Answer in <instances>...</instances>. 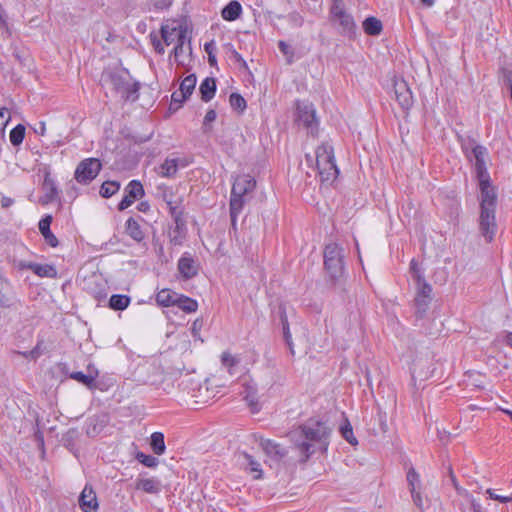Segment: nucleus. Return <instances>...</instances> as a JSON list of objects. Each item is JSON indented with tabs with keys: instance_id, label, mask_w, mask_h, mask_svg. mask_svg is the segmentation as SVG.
<instances>
[{
	"instance_id": "obj_1",
	"label": "nucleus",
	"mask_w": 512,
	"mask_h": 512,
	"mask_svg": "<svg viewBox=\"0 0 512 512\" xmlns=\"http://www.w3.org/2000/svg\"><path fill=\"white\" fill-rule=\"evenodd\" d=\"M329 432L320 421H309L291 431L288 436L293 443V458L300 463H306L317 450H326Z\"/></svg>"
},
{
	"instance_id": "obj_2",
	"label": "nucleus",
	"mask_w": 512,
	"mask_h": 512,
	"mask_svg": "<svg viewBox=\"0 0 512 512\" xmlns=\"http://www.w3.org/2000/svg\"><path fill=\"white\" fill-rule=\"evenodd\" d=\"M129 71L122 69H105L100 78L102 85H111L115 92L121 94L125 100L136 101L140 83L138 81L130 82Z\"/></svg>"
},
{
	"instance_id": "obj_3",
	"label": "nucleus",
	"mask_w": 512,
	"mask_h": 512,
	"mask_svg": "<svg viewBox=\"0 0 512 512\" xmlns=\"http://www.w3.org/2000/svg\"><path fill=\"white\" fill-rule=\"evenodd\" d=\"M480 213L478 219L479 231L487 243H491L497 233L496 209L498 196L479 198Z\"/></svg>"
},
{
	"instance_id": "obj_4",
	"label": "nucleus",
	"mask_w": 512,
	"mask_h": 512,
	"mask_svg": "<svg viewBox=\"0 0 512 512\" xmlns=\"http://www.w3.org/2000/svg\"><path fill=\"white\" fill-rule=\"evenodd\" d=\"M255 186V179L249 175H241L235 179L230 196V218L234 228L236 227L238 214L242 211L246 201L245 196L253 191Z\"/></svg>"
},
{
	"instance_id": "obj_5",
	"label": "nucleus",
	"mask_w": 512,
	"mask_h": 512,
	"mask_svg": "<svg viewBox=\"0 0 512 512\" xmlns=\"http://www.w3.org/2000/svg\"><path fill=\"white\" fill-rule=\"evenodd\" d=\"M316 167L322 182L333 181L339 171L334 161L333 147L323 143L316 149Z\"/></svg>"
},
{
	"instance_id": "obj_6",
	"label": "nucleus",
	"mask_w": 512,
	"mask_h": 512,
	"mask_svg": "<svg viewBox=\"0 0 512 512\" xmlns=\"http://www.w3.org/2000/svg\"><path fill=\"white\" fill-rule=\"evenodd\" d=\"M329 20L338 33L352 38V15L348 12L344 0H332Z\"/></svg>"
},
{
	"instance_id": "obj_7",
	"label": "nucleus",
	"mask_w": 512,
	"mask_h": 512,
	"mask_svg": "<svg viewBox=\"0 0 512 512\" xmlns=\"http://www.w3.org/2000/svg\"><path fill=\"white\" fill-rule=\"evenodd\" d=\"M102 170V163L98 158H86L77 165L74 178L81 185L90 184Z\"/></svg>"
},
{
	"instance_id": "obj_8",
	"label": "nucleus",
	"mask_w": 512,
	"mask_h": 512,
	"mask_svg": "<svg viewBox=\"0 0 512 512\" xmlns=\"http://www.w3.org/2000/svg\"><path fill=\"white\" fill-rule=\"evenodd\" d=\"M296 121L307 129H310L311 133L314 134V130H317L318 126L314 105L309 102H298Z\"/></svg>"
},
{
	"instance_id": "obj_9",
	"label": "nucleus",
	"mask_w": 512,
	"mask_h": 512,
	"mask_svg": "<svg viewBox=\"0 0 512 512\" xmlns=\"http://www.w3.org/2000/svg\"><path fill=\"white\" fill-rule=\"evenodd\" d=\"M395 98L403 111H409L414 103L412 92L404 79H393Z\"/></svg>"
},
{
	"instance_id": "obj_10",
	"label": "nucleus",
	"mask_w": 512,
	"mask_h": 512,
	"mask_svg": "<svg viewBox=\"0 0 512 512\" xmlns=\"http://www.w3.org/2000/svg\"><path fill=\"white\" fill-rule=\"evenodd\" d=\"M416 285L417 293L414 302L416 307V314L421 318L425 315L431 302L432 287L427 281L416 283Z\"/></svg>"
},
{
	"instance_id": "obj_11",
	"label": "nucleus",
	"mask_w": 512,
	"mask_h": 512,
	"mask_svg": "<svg viewBox=\"0 0 512 512\" xmlns=\"http://www.w3.org/2000/svg\"><path fill=\"white\" fill-rule=\"evenodd\" d=\"M145 194L143 185L138 180H132L125 188V195L118 203V210L123 211L130 207L136 199L143 197Z\"/></svg>"
},
{
	"instance_id": "obj_12",
	"label": "nucleus",
	"mask_w": 512,
	"mask_h": 512,
	"mask_svg": "<svg viewBox=\"0 0 512 512\" xmlns=\"http://www.w3.org/2000/svg\"><path fill=\"white\" fill-rule=\"evenodd\" d=\"M177 268L182 278L189 280L198 275L199 265L190 253L185 252L178 260Z\"/></svg>"
},
{
	"instance_id": "obj_13",
	"label": "nucleus",
	"mask_w": 512,
	"mask_h": 512,
	"mask_svg": "<svg viewBox=\"0 0 512 512\" xmlns=\"http://www.w3.org/2000/svg\"><path fill=\"white\" fill-rule=\"evenodd\" d=\"M79 507L83 512H97L99 504L96 492L91 485L86 484L79 496Z\"/></svg>"
},
{
	"instance_id": "obj_14",
	"label": "nucleus",
	"mask_w": 512,
	"mask_h": 512,
	"mask_svg": "<svg viewBox=\"0 0 512 512\" xmlns=\"http://www.w3.org/2000/svg\"><path fill=\"white\" fill-rule=\"evenodd\" d=\"M476 175L479 180L480 194L479 198H485V196H498L496 189L492 186L487 167L481 166V168L475 167Z\"/></svg>"
},
{
	"instance_id": "obj_15",
	"label": "nucleus",
	"mask_w": 512,
	"mask_h": 512,
	"mask_svg": "<svg viewBox=\"0 0 512 512\" xmlns=\"http://www.w3.org/2000/svg\"><path fill=\"white\" fill-rule=\"evenodd\" d=\"M260 446L269 458L277 462L288 455V451L281 444L270 439H261Z\"/></svg>"
},
{
	"instance_id": "obj_16",
	"label": "nucleus",
	"mask_w": 512,
	"mask_h": 512,
	"mask_svg": "<svg viewBox=\"0 0 512 512\" xmlns=\"http://www.w3.org/2000/svg\"><path fill=\"white\" fill-rule=\"evenodd\" d=\"M19 268L31 270L39 277L55 278L57 276V270L55 266L50 264L21 261L19 263Z\"/></svg>"
},
{
	"instance_id": "obj_17",
	"label": "nucleus",
	"mask_w": 512,
	"mask_h": 512,
	"mask_svg": "<svg viewBox=\"0 0 512 512\" xmlns=\"http://www.w3.org/2000/svg\"><path fill=\"white\" fill-rule=\"evenodd\" d=\"M42 189L44 191V196L42 198L43 204L52 203L56 200H60L59 198V190L54 179L51 177L49 171H46L44 174V181L42 184Z\"/></svg>"
},
{
	"instance_id": "obj_18",
	"label": "nucleus",
	"mask_w": 512,
	"mask_h": 512,
	"mask_svg": "<svg viewBox=\"0 0 512 512\" xmlns=\"http://www.w3.org/2000/svg\"><path fill=\"white\" fill-rule=\"evenodd\" d=\"M52 216L51 215H45L40 221H39V224H38V227H39V230H40V233L42 234V236L44 237V240L45 242L50 246V247H57L58 244H59V241L57 239V237L52 233L51 229H50V226H51V223H52Z\"/></svg>"
},
{
	"instance_id": "obj_19",
	"label": "nucleus",
	"mask_w": 512,
	"mask_h": 512,
	"mask_svg": "<svg viewBox=\"0 0 512 512\" xmlns=\"http://www.w3.org/2000/svg\"><path fill=\"white\" fill-rule=\"evenodd\" d=\"M185 166L186 164L182 162L179 158H167L158 168V175L165 178L174 177L178 171L179 164Z\"/></svg>"
},
{
	"instance_id": "obj_20",
	"label": "nucleus",
	"mask_w": 512,
	"mask_h": 512,
	"mask_svg": "<svg viewBox=\"0 0 512 512\" xmlns=\"http://www.w3.org/2000/svg\"><path fill=\"white\" fill-rule=\"evenodd\" d=\"M135 488L145 493L158 494L161 491V482L156 478H142L136 481Z\"/></svg>"
},
{
	"instance_id": "obj_21",
	"label": "nucleus",
	"mask_w": 512,
	"mask_h": 512,
	"mask_svg": "<svg viewBox=\"0 0 512 512\" xmlns=\"http://www.w3.org/2000/svg\"><path fill=\"white\" fill-rule=\"evenodd\" d=\"M199 92L201 95V100L204 102H209L216 93V80L213 77L205 78L199 87Z\"/></svg>"
},
{
	"instance_id": "obj_22",
	"label": "nucleus",
	"mask_w": 512,
	"mask_h": 512,
	"mask_svg": "<svg viewBox=\"0 0 512 512\" xmlns=\"http://www.w3.org/2000/svg\"><path fill=\"white\" fill-rule=\"evenodd\" d=\"M187 234V226L184 223L175 224L173 228L169 229L168 237L170 244L180 246L183 244Z\"/></svg>"
},
{
	"instance_id": "obj_23",
	"label": "nucleus",
	"mask_w": 512,
	"mask_h": 512,
	"mask_svg": "<svg viewBox=\"0 0 512 512\" xmlns=\"http://www.w3.org/2000/svg\"><path fill=\"white\" fill-rule=\"evenodd\" d=\"M252 413L260 411L261 407L257 398V391L252 385H246L241 392Z\"/></svg>"
},
{
	"instance_id": "obj_24",
	"label": "nucleus",
	"mask_w": 512,
	"mask_h": 512,
	"mask_svg": "<svg viewBox=\"0 0 512 512\" xmlns=\"http://www.w3.org/2000/svg\"><path fill=\"white\" fill-rule=\"evenodd\" d=\"M241 13L242 6L236 0L230 1L221 11V15L226 21H235L240 17Z\"/></svg>"
},
{
	"instance_id": "obj_25",
	"label": "nucleus",
	"mask_w": 512,
	"mask_h": 512,
	"mask_svg": "<svg viewBox=\"0 0 512 512\" xmlns=\"http://www.w3.org/2000/svg\"><path fill=\"white\" fill-rule=\"evenodd\" d=\"M324 266L328 274L333 280L338 279L342 276L344 271L343 258H335L324 261Z\"/></svg>"
},
{
	"instance_id": "obj_26",
	"label": "nucleus",
	"mask_w": 512,
	"mask_h": 512,
	"mask_svg": "<svg viewBox=\"0 0 512 512\" xmlns=\"http://www.w3.org/2000/svg\"><path fill=\"white\" fill-rule=\"evenodd\" d=\"M126 233L136 242H141L145 238L144 232L142 231L139 223L130 217L125 223Z\"/></svg>"
},
{
	"instance_id": "obj_27",
	"label": "nucleus",
	"mask_w": 512,
	"mask_h": 512,
	"mask_svg": "<svg viewBox=\"0 0 512 512\" xmlns=\"http://www.w3.org/2000/svg\"><path fill=\"white\" fill-rule=\"evenodd\" d=\"M362 27H363L364 32L370 36L379 35L383 29L382 22L378 18L373 17V16L367 17L363 21Z\"/></svg>"
},
{
	"instance_id": "obj_28",
	"label": "nucleus",
	"mask_w": 512,
	"mask_h": 512,
	"mask_svg": "<svg viewBox=\"0 0 512 512\" xmlns=\"http://www.w3.org/2000/svg\"><path fill=\"white\" fill-rule=\"evenodd\" d=\"M174 306H177L186 313L196 312L198 309V303L195 299L182 294L177 295Z\"/></svg>"
},
{
	"instance_id": "obj_29",
	"label": "nucleus",
	"mask_w": 512,
	"mask_h": 512,
	"mask_svg": "<svg viewBox=\"0 0 512 512\" xmlns=\"http://www.w3.org/2000/svg\"><path fill=\"white\" fill-rule=\"evenodd\" d=\"M196 83L197 77L195 74H190L182 80L179 88V91L182 94V100H187L191 96L195 89Z\"/></svg>"
},
{
	"instance_id": "obj_30",
	"label": "nucleus",
	"mask_w": 512,
	"mask_h": 512,
	"mask_svg": "<svg viewBox=\"0 0 512 512\" xmlns=\"http://www.w3.org/2000/svg\"><path fill=\"white\" fill-rule=\"evenodd\" d=\"M178 293L171 289H162L156 295V301L160 306L169 307L174 306Z\"/></svg>"
},
{
	"instance_id": "obj_31",
	"label": "nucleus",
	"mask_w": 512,
	"mask_h": 512,
	"mask_svg": "<svg viewBox=\"0 0 512 512\" xmlns=\"http://www.w3.org/2000/svg\"><path fill=\"white\" fill-rule=\"evenodd\" d=\"M131 302V298L124 294H113L109 299V308L115 311L126 309Z\"/></svg>"
},
{
	"instance_id": "obj_32",
	"label": "nucleus",
	"mask_w": 512,
	"mask_h": 512,
	"mask_svg": "<svg viewBox=\"0 0 512 512\" xmlns=\"http://www.w3.org/2000/svg\"><path fill=\"white\" fill-rule=\"evenodd\" d=\"M168 210L175 224H186V219L184 217V207L182 206L181 199H177V201L173 202V204L168 205Z\"/></svg>"
},
{
	"instance_id": "obj_33",
	"label": "nucleus",
	"mask_w": 512,
	"mask_h": 512,
	"mask_svg": "<svg viewBox=\"0 0 512 512\" xmlns=\"http://www.w3.org/2000/svg\"><path fill=\"white\" fill-rule=\"evenodd\" d=\"M150 446L156 455H162L165 452L166 446L164 441V434L162 432H154L150 437Z\"/></svg>"
},
{
	"instance_id": "obj_34",
	"label": "nucleus",
	"mask_w": 512,
	"mask_h": 512,
	"mask_svg": "<svg viewBox=\"0 0 512 512\" xmlns=\"http://www.w3.org/2000/svg\"><path fill=\"white\" fill-rule=\"evenodd\" d=\"M240 455L244 459L246 468L249 469L251 472L257 473V475H255V478L256 479L262 478V470L260 468V466H261L260 463L257 460H255V458L252 455L248 454L247 452H242Z\"/></svg>"
},
{
	"instance_id": "obj_35",
	"label": "nucleus",
	"mask_w": 512,
	"mask_h": 512,
	"mask_svg": "<svg viewBox=\"0 0 512 512\" xmlns=\"http://www.w3.org/2000/svg\"><path fill=\"white\" fill-rule=\"evenodd\" d=\"M120 189L118 181H105L102 183L99 194L103 198H110L115 195Z\"/></svg>"
},
{
	"instance_id": "obj_36",
	"label": "nucleus",
	"mask_w": 512,
	"mask_h": 512,
	"mask_svg": "<svg viewBox=\"0 0 512 512\" xmlns=\"http://www.w3.org/2000/svg\"><path fill=\"white\" fill-rule=\"evenodd\" d=\"M95 377L96 376L84 374L81 371L70 374L71 379L78 381L89 389H94L96 387Z\"/></svg>"
},
{
	"instance_id": "obj_37",
	"label": "nucleus",
	"mask_w": 512,
	"mask_h": 512,
	"mask_svg": "<svg viewBox=\"0 0 512 512\" xmlns=\"http://www.w3.org/2000/svg\"><path fill=\"white\" fill-rule=\"evenodd\" d=\"M25 131L26 128L22 124L16 125L11 131H10V142L13 146H19L25 137Z\"/></svg>"
},
{
	"instance_id": "obj_38",
	"label": "nucleus",
	"mask_w": 512,
	"mask_h": 512,
	"mask_svg": "<svg viewBox=\"0 0 512 512\" xmlns=\"http://www.w3.org/2000/svg\"><path fill=\"white\" fill-rule=\"evenodd\" d=\"M229 103L232 109L239 113H243L247 107V103L244 97L236 92L230 94Z\"/></svg>"
},
{
	"instance_id": "obj_39",
	"label": "nucleus",
	"mask_w": 512,
	"mask_h": 512,
	"mask_svg": "<svg viewBox=\"0 0 512 512\" xmlns=\"http://www.w3.org/2000/svg\"><path fill=\"white\" fill-rule=\"evenodd\" d=\"M472 154L475 158V163H474V166L475 167H480L481 166H485L486 165V162H485V157L487 155V149L482 146V145H475L473 148H472Z\"/></svg>"
},
{
	"instance_id": "obj_40",
	"label": "nucleus",
	"mask_w": 512,
	"mask_h": 512,
	"mask_svg": "<svg viewBox=\"0 0 512 512\" xmlns=\"http://www.w3.org/2000/svg\"><path fill=\"white\" fill-rule=\"evenodd\" d=\"M409 270H410L412 279L415 281V283H420V282L426 281L423 269L420 267L418 261L415 258H413L411 260Z\"/></svg>"
},
{
	"instance_id": "obj_41",
	"label": "nucleus",
	"mask_w": 512,
	"mask_h": 512,
	"mask_svg": "<svg viewBox=\"0 0 512 512\" xmlns=\"http://www.w3.org/2000/svg\"><path fill=\"white\" fill-rule=\"evenodd\" d=\"M221 362L222 365L228 369V372L233 374L232 370L240 363V360L237 357L231 355L229 352H223L221 355Z\"/></svg>"
},
{
	"instance_id": "obj_42",
	"label": "nucleus",
	"mask_w": 512,
	"mask_h": 512,
	"mask_svg": "<svg viewBox=\"0 0 512 512\" xmlns=\"http://www.w3.org/2000/svg\"><path fill=\"white\" fill-rule=\"evenodd\" d=\"M7 286L8 281L0 276V308H8L11 305V299L6 292Z\"/></svg>"
},
{
	"instance_id": "obj_43",
	"label": "nucleus",
	"mask_w": 512,
	"mask_h": 512,
	"mask_svg": "<svg viewBox=\"0 0 512 512\" xmlns=\"http://www.w3.org/2000/svg\"><path fill=\"white\" fill-rule=\"evenodd\" d=\"M499 79L508 88H512V69L510 66H501L500 67Z\"/></svg>"
},
{
	"instance_id": "obj_44",
	"label": "nucleus",
	"mask_w": 512,
	"mask_h": 512,
	"mask_svg": "<svg viewBox=\"0 0 512 512\" xmlns=\"http://www.w3.org/2000/svg\"><path fill=\"white\" fill-rule=\"evenodd\" d=\"M78 436V430L76 428H70L65 434H63L62 441L66 447L72 449Z\"/></svg>"
},
{
	"instance_id": "obj_45",
	"label": "nucleus",
	"mask_w": 512,
	"mask_h": 512,
	"mask_svg": "<svg viewBox=\"0 0 512 512\" xmlns=\"http://www.w3.org/2000/svg\"><path fill=\"white\" fill-rule=\"evenodd\" d=\"M136 459L143 465L149 468H154L158 465V459L152 455H146L143 452L136 454Z\"/></svg>"
},
{
	"instance_id": "obj_46",
	"label": "nucleus",
	"mask_w": 512,
	"mask_h": 512,
	"mask_svg": "<svg viewBox=\"0 0 512 512\" xmlns=\"http://www.w3.org/2000/svg\"><path fill=\"white\" fill-rule=\"evenodd\" d=\"M337 258H343L341 249L336 244H329L324 250V261Z\"/></svg>"
},
{
	"instance_id": "obj_47",
	"label": "nucleus",
	"mask_w": 512,
	"mask_h": 512,
	"mask_svg": "<svg viewBox=\"0 0 512 512\" xmlns=\"http://www.w3.org/2000/svg\"><path fill=\"white\" fill-rule=\"evenodd\" d=\"M205 52L208 55V63L211 67H215L217 65V59H216V46L214 41L207 42L204 45Z\"/></svg>"
},
{
	"instance_id": "obj_48",
	"label": "nucleus",
	"mask_w": 512,
	"mask_h": 512,
	"mask_svg": "<svg viewBox=\"0 0 512 512\" xmlns=\"http://www.w3.org/2000/svg\"><path fill=\"white\" fill-rule=\"evenodd\" d=\"M463 499H464L465 503L469 505V509L472 512H484L480 502L478 500H476L474 498V496L472 494H470L469 492H465V496L463 497Z\"/></svg>"
},
{
	"instance_id": "obj_49",
	"label": "nucleus",
	"mask_w": 512,
	"mask_h": 512,
	"mask_svg": "<svg viewBox=\"0 0 512 512\" xmlns=\"http://www.w3.org/2000/svg\"><path fill=\"white\" fill-rule=\"evenodd\" d=\"M407 482L410 490L417 489L420 486V476L413 467L407 472Z\"/></svg>"
},
{
	"instance_id": "obj_50",
	"label": "nucleus",
	"mask_w": 512,
	"mask_h": 512,
	"mask_svg": "<svg viewBox=\"0 0 512 512\" xmlns=\"http://www.w3.org/2000/svg\"><path fill=\"white\" fill-rule=\"evenodd\" d=\"M185 101L186 100H182V94L180 91L174 92L171 95V103L169 106V111H171V112L177 111Z\"/></svg>"
},
{
	"instance_id": "obj_51",
	"label": "nucleus",
	"mask_w": 512,
	"mask_h": 512,
	"mask_svg": "<svg viewBox=\"0 0 512 512\" xmlns=\"http://www.w3.org/2000/svg\"><path fill=\"white\" fill-rule=\"evenodd\" d=\"M175 31H178V38H177V43H180V41L183 42V46H185V42L188 41V48L189 50L191 51L192 48H191V39H187V29L186 27H183L182 25H179L178 27H173L172 28V32H175Z\"/></svg>"
},
{
	"instance_id": "obj_52",
	"label": "nucleus",
	"mask_w": 512,
	"mask_h": 512,
	"mask_svg": "<svg viewBox=\"0 0 512 512\" xmlns=\"http://www.w3.org/2000/svg\"><path fill=\"white\" fill-rule=\"evenodd\" d=\"M159 191L160 192V195H161V198L162 200L168 205H171L173 204V202H175L176 200L174 199V194H173V191L166 187V186H163V187H158Z\"/></svg>"
},
{
	"instance_id": "obj_53",
	"label": "nucleus",
	"mask_w": 512,
	"mask_h": 512,
	"mask_svg": "<svg viewBox=\"0 0 512 512\" xmlns=\"http://www.w3.org/2000/svg\"><path fill=\"white\" fill-rule=\"evenodd\" d=\"M278 47L280 51L286 56L287 62L291 64L293 62L294 51L289 44L284 41H279Z\"/></svg>"
},
{
	"instance_id": "obj_54",
	"label": "nucleus",
	"mask_w": 512,
	"mask_h": 512,
	"mask_svg": "<svg viewBox=\"0 0 512 512\" xmlns=\"http://www.w3.org/2000/svg\"><path fill=\"white\" fill-rule=\"evenodd\" d=\"M161 38L165 42L166 45H170L173 43L174 38L172 37V28L170 29L168 25H162L160 28Z\"/></svg>"
},
{
	"instance_id": "obj_55",
	"label": "nucleus",
	"mask_w": 512,
	"mask_h": 512,
	"mask_svg": "<svg viewBox=\"0 0 512 512\" xmlns=\"http://www.w3.org/2000/svg\"><path fill=\"white\" fill-rule=\"evenodd\" d=\"M217 117V113L214 109H209L204 117V120H203V131L204 132H208L211 130V127H209L208 125L215 121Z\"/></svg>"
},
{
	"instance_id": "obj_56",
	"label": "nucleus",
	"mask_w": 512,
	"mask_h": 512,
	"mask_svg": "<svg viewBox=\"0 0 512 512\" xmlns=\"http://www.w3.org/2000/svg\"><path fill=\"white\" fill-rule=\"evenodd\" d=\"M6 108H1L0 110V137L4 139L5 137V128L10 121V115L8 114L7 118H5V113H7Z\"/></svg>"
},
{
	"instance_id": "obj_57",
	"label": "nucleus",
	"mask_w": 512,
	"mask_h": 512,
	"mask_svg": "<svg viewBox=\"0 0 512 512\" xmlns=\"http://www.w3.org/2000/svg\"><path fill=\"white\" fill-rule=\"evenodd\" d=\"M150 40H151L152 46L154 47V50L158 54L162 55L165 53L164 46L162 45L161 40L158 38V36L155 33L150 34Z\"/></svg>"
},
{
	"instance_id": "obj_58",
	"label": "nucleus",
	"mask_w": 512,
	"mask_h": 512,
	"mask_svg": "<svg viewBox=\"0 0 512 512\" xmlns=\"http://www.w3.org/2000/svg\"><path fill=\"white\" fill-rule=\"evenodd\" d=\"M342 436L346 439V441L352 444V427L350 425L349 420L345 419V424L340 428Z\"/></svg>"
},
{
	"instance_id": "obj_59",
	"label": "nucleus",
	"mask_w": 512,
	"mask_h": 512,
	"mask_svg": "<svg viewBox=\"0 0 512 512\" xmlns=\"http://www.w3.org/2000/svg\"><path fill=\"white\" fill-rule=\"evenodd\" d=\"M173 0H155L153 2V7L156 10H168L172 5Z\"/></svg>"
},
{
	"instance_id": "obj_60",
	"label": "nucleus",
	"mask_w": 512,
	"mask_h": 512,
	"mask_svg": "<svg viewBox=\"0 0 512 512\" xmlns=\"http://www.w3.org/2000/svg\"><path fill=\"white\" fill-rule=\"evenodd\" d=\"M410 492H411V496H412L414 504L417 507L422 508L423 507V498H422L421 493L417 489H411Z\"/></svg>"
},
{
	"instance_id": "obj_61",
	"label": "nucleus",
	"mask_w": 512,
	"mask_h": 512,
	"mask_svg": "<svg viewBox=\"0 0 512 512\" xmlns=\"http://www.w3.org/2000/svg\"><path fill=\"white\" fill-rule=\"evenodd\" d=\"M42 345H43V341H38L36 346L29 351V356L31 359H37L38 357L41 356L42 354Z\"/></svg>"
},
{
	"instance_id": "obj_62",
	"label": "nucleus",
	"mask_w": 512,
	"mask_h": 512,
	"mask_svg": "<svg viewBox=\"0 0 512 512\" xmlns=\"http://www.w3.org/2000/svg\"><path fill=\"white\" fill-rule=\"evenodd\" d=\"M283 337H284V340H285L286 344L289 346L291 352L293 353L292 337H291V333H290V330H289V326L283 328Z\"/></svg>"
},
{
	"instance_id": "obj_63",
	"label": "nucleus",
	"mask_w": 512,
	"mask_h": 512,
	"mask_svg": "<svg viewBox=\"0 0 512 512\" xmlns=\"http://www.w3.org/2000/svg\"><path fill=\"white\" fill-rule=\"evenodd\" d=\"M283 337H284V340H285L286 344L289 346L291 352L293 353L292 337H291V333H290V330H289V326L283 328Z\"/></svg>"
},
{
	"instance_id": "obj_64",
	"label": "nucleus",
	"mask_w": 512,
	"mask_h": 512,
	"mask_svg": "<svg viewBox=\"0 0 512 512\" xmlns=\"http://www.w3.org/2000/svg\"><path fill=\"white\" fill-rule=\"evenodd\" d=\"M451 481H452V484L455 488V490L457 491L458 495H460L461 497H464L465 496V492H468V490L462 488L461 486H459L455 476L451 473Z\"/></svg>"
}]
</instances>
